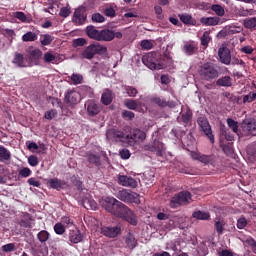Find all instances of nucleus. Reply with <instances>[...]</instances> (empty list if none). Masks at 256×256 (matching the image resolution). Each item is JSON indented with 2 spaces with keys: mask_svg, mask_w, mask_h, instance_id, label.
<instances>
[{
  "mask_svg": "<svg viewBox=\"0 0 256 256\" xmlns=\"http://www.w3.org/2000/svg\"><path fill=\"white\" fill-rule=\"evenodd\" d=\"M102 207L108 213H111L115 217H119L126 221L133 227H137L139 220L134 211L130 210L127 205L123 204L121 201L115 199L114 197H106L102 201Z\"/></svg>",
  "mask_w": 256,
  "mask_h": 256,
  "instance_id": "1",
  "label": "nucleus"
},
{
  "mask_svg": "<svg viewBox=\"0 0 256 256\" xmlns=\"http://www.w3.org/2000/svg\"><path fill=\"white\" fill-rule=\"evenodd\" d=\"M199 77L202 81H208L209 83L219 79L221 73L219 72V66L211 62H206L199 67Z\"/></svg>",
  "mask_w": 256,
  "mask_h": 256,
  "instance_id": "2",
  "label": "nucleus"
},
{
  "mask_svg": "<svg viewBox=\"0 0 256 256\" xmlns=\"http://www.w3.org/2000/svg\"><path fill=\"white\" fill-rule=\"evenodd\" d=\"M189 203H191V192L181 191L171 198L169 206L171 209H177L179 207L189 205Z\"/></svg>",
  "mask_w": 256,
  "mask_h": 256,
  "instance_id": "3",
  "label": "nucleus"
},
{
  "mask_svg": "<svg viewBox=\"0 0 256 256\" xmlns=\"http://www.w3.org/2000/svg\"><path fill=\"white\" fill-rule=\"evenodd\" d=\"M105 53H107V47L101 45L99 42H96L90 44L84 49L82 52V57L83 59L91 60L95 57V55H105Z\"/></svg>",
  "mask_w": 256,
  "mask_h": 256,
  "instance_id": "4",
  "label": "nucleus"
},
{
  "mask_svg": "<svg viewBox=\"0 0 256 256\" xmlns=\"http://www.w3.org/2000/svg\"><path fill=\"white\" fill-rule=\"evenodd\" d=\"M142 63L148 67V69L151 70H160L163 69V66L161 63H159V60L157 59V53L150 52L148 54H145L142 57Z\"/></svg>",
  "mask_w": 256,
  "mask_h": 256,
  "instance_id": "5",
  "label": "nucleus"
},
{
  "mask_svg": "<svg viewBox=\"0 0 256 256\" xmlns=\"http://www.w3.org/2000/svg\"><path fill=\"white\" fill-rule=\"evenodd\" d=\"M117 199L123 201L124 203H141L139 200V194L127 189L120 190L117 193Z\"/></svg>",
  "mask_w": 256,
  "mask_h": 256,
  "instance_id": "6",
  "label": "nucleus"
},
{
  "mask_svg": "<svg viewBox=\"0 0 256 256\" xmlns=\"http://www.w3.org/2000/svg\"><path fill=\"white\" fill-rule=\"evenodd\" d=\"M197 123L201 129V131L204 133L205 136L209 139L211 143H215V135H213V130L211 129V124H209V120H207L206 117H199L197 119Z\"/></svg>",
  "mask_w": 256,
  "mask_h": 256,
  "instance_id": "7",
  "label": "nucleus"
},
{
  "mask_svg": "<svg viewBox=\"0 0 256 256\" xmlns=\"http://www.w3.org/2000/svg\"><path fill=\"white\" fill-rule=\"evenodd\" d=\"M147 138V134H145L144 131L141 129H133L130 134L126 136V139L129 141V143H141L142 141H145Z\"/></svg>",
  "mask_w": 256,
  "mask_h": 256,
  "instance_id": "8",
  "label": "nucleus"
},
{
  "mask_svg": "<svg viewBox=\"0 0 256 256\" xmlns=\"http://www.w3.org/2000/svg\"><path fill=\"white\" fill-rule=\"evenodd\" d=\"M242 133L249 137L250 135H256V123L255 120L246 119L241 124Z\"/></svg>",
  "mask_w": 256,
  "mask_h": 256,
  "instance_id": "9",
  "label": "nucleus"
},
{
  "mask_svg": "<svg viewBox=\"0 0 256 256\" xmlns=\"http://www.w3.org/2000/svg\"><path fill=\"white\" fill-rule=\"evenodd\" d=\"M144 151H151L152 153H156L158 157H162L165 147L161 141L155 139L152 144L144 146Z\"/></svg>",
  "mask_w": 256,
  "mask_h": 256,
  "instance_id": "10",
  "label": "nucleus"
},
{
  "mask_svg": "<svg viewBox=\"0 0 256 256\" xmlns=\"http://www.w3.org/2000/svg\"><path fill=\"white\" fill-rule=\"evenodd\" d=\"M191 157L194 161H199L204 165H212L213 161H215L214 155L202 154L201 152H192Z\"/></svg>",
  "mask_w": 256,
  "mask_h": 256,
  "instance_id": "11",
  "label": "nucleus"
},
{
  "mask_svg": "<svg viewBox=\"0 0 256 256\" xmlns=\"http://www.w3.org/2000/svg\"><path fill=\"white\" fill-rule=\"evenodd\" d=\"M87 114L89 117H95L101 113V104L97 103L95 100H88L85 103Z\"/></svg>",
  "mask_w": 256,
  "mask_h": 256,
  "instance_id": "12",
  "label": "nucleus"
},
{
  "mask_svg": "<svg viewBox=\"0 0 256 256\" xmlns=\"http://www.w3.org/2000/svg\"><path fill=\"white\" fill-rule=\"evenodd\" d=\"M72 21L75 25H85V21H87V10L83 7L76 9Z\"/></svg>",
  "mask_w": 256,
  "mask_h": 256,
  "instance_id": "13",
  "label": "nucleus"
},
{
  "mask_svg": "<svg viewBox=\"0 0 256 256\" xmlns=\"http://www.w3.org/2000/svg\"><path fill=\"white\" fill-rule=\"evenodd\" d=\"M106 139L108 141H123V139H125V132L121 131V130H117L115 128H111L108 129L106 131Z\"/></svg>",
  "mask_w": 256,
  "mask_h": 256,
  "instance_id": "14",
  "label": "nucleus"
},
{
  "mask_svg": "<svg viewBox=\"0 0 256 256\" xmlns=\"http://www.w3.org/2000/svg\"><path fill=\"white\" fill-rule=\"evenodd\" d=\"M218 56L224 65H231V50L227 46H222L218 49Z\"/></svg>",
  "mask_w": 256,
  "mask_h": 256,
  "instance_id": "15",
  "label": "nucleus"
},
{
  "mask_svg": "<svg viewBox=\"0 0 256 256\" xmlns=\"http://www.w3.org/2000/svg\"><path fill=\"white\" fill-rule=\"evenodd\" d=\"M81 99V94L75 90H68V92L65 94L64 101L68 105H77Z\"/></svg>",
  "mask_w": 256,
  "mask_h": 256,
  "instance_id": "16",
  "label": "nucleus"
},
{
  "mask_svg": "<svg viewBox=\"0 0 256 256\" xmlns=\"http://www.w3.org/2000/svg\"><path fill=\"white\" fill-rule=\"evenodd\" d=\"M13 65H16V67L25 68L29 67V60L25 55L19 52L14 53V58L12 60Z\"/></svg>",
  "mask_w": 256,
  "mask_h": 256,
  "instance_id": "17",
  "label": "nucleus"
},
{
  "mask_svg": "<svg viewBox=\"0 0 256 256\" xmlns=\"http://www.w3.org/2000/svg\"><path fill=\"white\" fill-rule=\"evenodd\" d=\"M101 233L105 237H110L111 239L117 237V235L121 234V227L114 226V227H102Z\"/></svg>",
  "mask_w": 256,
  "mask_h": 256,
  "instance_id": "18",
  "label": "nucleus"
},
{
  "mask_svg": "<svg viewBox=\"0 0 256 256\" xmlns=\"http://www.w3.org/2000/svg\"><path fill=\"white\" fill-rule=\"evenodd\" d=\"M28 53V57L30 61H33L34 63H37L41 57H43V51H41L39 48H35L33 46L28 47L26 50Z\"/></svg>",
  "mask_w": 256,
  "mask_h": 256,
  "instance_id": "19",
  "label": "nucleus"
},
{
  "mask_svg": "<svg viewBox=\"0 0 256 256\" xmlns=\"http://www.w3.org/2000/svg\"><path fill=\"white\" fill-rule=\"evenodd\" d=\"M118 183L123 187H131L132 189L137 187V180L125 175L118 177Z\"/></svg>",
  "mask_w": 256,
  "mask_h": 256,
  "instance_id": "20",
  "label": "nucleus"
},
{
  "mask_svg": "<svg viewBox=\"0 0 256 256\" xmlns=\"http://www.w3.org/2000/svg\"><path fill=\"white\" fill-rule=\"evenodd\" d=\"M67 183L65 180H61L59 178H51L48 180V186L50 189H56V191H61V189H65Z\"/></svg>",
  "mask_w": 256,
  "mask_h": 256,
  "instance_id": "21",
  "label": "nucleus"
},
{
  "mask_svg": "<svg viewBox=\"0 0 256 256\" xmlns=\"http://www.w3.org/2000/svg\"><path fill=\"white\" fill-rule=\"evenodd\" d=\"M113 39H115V31L105 28L100 30V37L98 41H113Z\"/></svg>",
  "mask_w": 256,
  "mask_h": 256,
  "instance_id": "22",
  "label": "nucleus"
},
{
  "mask_svg": "<svg viewBox=\"0 0 256 256\" xmlns=\"http://www.w3.org/2000/svg\"><path fill=\"white\" fill-rule=\"evenodd\" d=\"M68 237H69L70 243L77 244L83 241V234H81V230L79 229L70 230Z\"/></svg>",
  "mask_w": 256,
  "mask_h": 256,
  "instance_id": "23",
  "label": "nucleus"
},
{
  "mask_svg": "<svg viewBox=\"0 0 256 256\" xmlns=\"http://www.w3.org/2000/svg\"><path fill=\"white\" fill-rule=\"evenodd\" d=\"M86 159L90 165L101 167V156L93 154L92 152H86Z\"/></svg>",
  "mask_w": 256,
  "mask_h": 256,
  "instance_id": "24",
  "label": "nucleus"
},
{
  "mask_svg": "<svg viewBox=\"0 0 256 256\" xmlns=\"http://www.w3.org/2000/svg\"><path fill=\"white\" fill-rule=\"evenodd\" d=\"M86 34L90 39H94V41H99L101 30H97L95 26H87Z\"/></svg>",
  "mask_w": 256,
  "mask_h": 256,
  "instance_id": "25",
  "label": "nucleus"
},
{
  "mask_svg": "<svg viewBox=\"0 0 256 256\" xmlns=\"http://www.w3.org/2000/svg\"><path fill=\"white\" fill-rule=\"evenodd\" d=\"M220 137L224 138L226 141H235V135L225 126L220 127Z\"/></svg>",
  "mask_w": 256,
  "mask_h": 256,
  "instance_id": "26",
  "label": "nucleus"
},
{
  "mask_svg": "<svg viewBox=\"0 0 256 256\" xmlns=\"http://www.w3.org/2000/svg\"><path fill=\"white\" fill-rule=\"evenodd\" d=\"M214 229L218 235H223V231H225V220L221 218H215Z\"/></svg>",
  "mask_w": 256,
  "mask_h": 256,
  "instance_id": "27",
  "label": "nucleus"
},
{
  "mask_svg": "<svg viewBox=\"0 0 256 256\" xmlns=\"http://www.w3.org/2000/svg\"><path fill=\"white\" fill-rule=\"evenodd\" d=\"M178 17L184 25H195V23H197V21L193 19V16L188 13L178 14Z\"/></svg>",
  "mask_w": 256,
  "mask_h": 256,
  "instance_id": "28",
  "label": "nucleus"
},
{
  "mask_svg": "<svg viewBox=\"0 0 256 256\" xmlns=\"http://www.w3.org/2000/svg\"><path fill=\"white\" fill-rule=\"evenodd\" d=\"M217 87H231L233 85V79L230 76H223L216 81Z\"/></svg>",
  "mask_w": 256,
  "mask_h": 256,
  "instance_id": "29",
  "label": "nucleus"
},
{
  "mask_svg": "<svg viewBox=\"0 0 256 256\" xmlns=\"http://www.w3.org/2000/svg\"><path fill=\"white\" fill-rule=\"evenodd\" d=\"M192 217L194 219H198L199 221H209V219H211V214H209V212L198 210L193 212Z\"/></svg>",
  "mask_w": 256,
  "mask_h": 256,
  "instance_id": "30",
  "label": "nucleus"
},
{
  "mask_svg": "<svg viewBox=\"0 0 256 256\" xmlns=\"http://www.w3.org/2000/svg\"><path fill=\"white\" fill-rule=\"evenodd\" d=\"M125 243L128 247V249H135L137 247V239H135V235L131 232H129L126 235Z\"/></svg>",
  "mask_w": 256,
  "mask_h": 256,
  "instance_id": "31",
  "label": "nucleus"
},
{
  "mask_svg": "<svg viewBox=\"0 0 256 256\" xmlns=\"http://www.w3.org/2000/svg\"><path fill=\"white\" fill-rule=\"evenodd\" d=\"M101 102L103 105H111L113 103V93L110 90H106L101 96Z\"/></svg>",
  "mask_w": 256,
  "mask_h": 256,
  "instance_id": "32",
  "label": "nucleus"
},
{
  "mask_svg": "<svg viewBox=\"0 0 256 256\" xmlns=\"http://www.w3.org/2000/svg\"><path fill=\"white\" fill-rule=\"evenodd\" d=\"M226 123L233 133L239 135V122L235 121L233 118H227Z\"/></svg>",
  "mask_w": 256,
  "mask_h": 256,
  "instance_id": "33",
  "label": "nucleus"
},
{
  "mask_svg": "<svg viewBox=\"0 0 256 256\" xmlns=\"http://www.w3.org/2000/svg\"><path fill=\"white\" fill-rule=\"evenodd\" d=\"M11 152L5 148V146L0 145V161H10Z\"/></svg>",
  "mask_w": 256,
  "mask_h": 256,
  "instance_id": "34",
  "label": "nucleus"
},
{
  "mask_svg": "<svg viewBox=\"0 0 256 256\" xmlns=\"http://www.w3.org/2000/svg\"><path fill=\"white\" fill-rule=\"evenodd\" d=\"M200 41L202 47L207 49V47H209V43H211V33L209 31H205L201 36Z\"/></svg>",
  "mask_w": 256,
  "mask_h": 256,
  "instance_id": "35",
  "label": "nucleus"
},
{
  "mask_svg": "<svg viewBox=\"0 0 256 256\" xmlns=\"http://www.w3.org/2000/svg\"><path fill=\"white\" fill-rule=\"evenodd\" d=\"M219 21H221V19H219V17H208V18L201 19V23H203L204 25H208V26L219 25Z\"/></svg>",
  "mask_w": 256,
  "mask_h": 256,
  "instance_id": "36",
  "label": "nucleus"
},
{
  "mask_svg": "<svg viewBox=\"0 0 256 256\" xmlns=\"http://www.w3.org/2000/svg\"><path fill=\"white\" fill-rule=\"evenodd\" d=\"M71 181L80 193H83V192L87 193L88 190L85 187H83V181L77 179V177L75 176L71 178Z\"/></svg>",
  "mask_w": 256,
  "mask_h": 256,
  "instance_id": "37",
  "label": "nucleus"
},
{
  "mask_svg": "<svg viewBox=\"0 0 256 256\" xmlns=\"http://www.w3.org/2000/svg\"><path fill=\"white\" fill-rule=\"evenodd\" d=\"M22 41L24 43L37 41V34L35 32L28 31L22 36Z\"/></svg>",
  "mask_w": 256,
  "mask_h": 256,
  "instance_id": "38",
  "label": "nucleus"
},
{
  "mask_svg": "<svg viewBox=\"0 0 256 256\" xmlns=\"http://www.w3.org/2000/svg\"><path fill=\"white\" fill-rule=\"evenodd\" d=\"M184 53L188 56L195 55L197 53V45L195 44H186L184 45Z\"/></svg>",
  "mask_w": 256,
  "mask_h": 256,
  "instance_id": "39",
  "label": "nucleus"
},
{
  "mask_svg": "<svg viewBox=\"0 0 256 256\" xmlns=\"http://www.w3.org/2000/svg\"><path fill=\"white\" fill-rule=\"evenodd\" d=\"M49 237H51V234H49L47 230H41L37 234V239L40 243H47V241H49Z\"/></svg>",
  "mask_w": 256,
  "mask_h": 256,
  "instance_id": "40",
  "label": "nucleus"
},
{
  "mask_svg": "<svg viewBox=\"0 0 256 256\" xmlns=\"http://www.w3.org/2000/svg\"><path fill=\"white\" fill-rule=\"evenodd\" d=\"M182 123L188 125L189 122L193 119V112L191 109L187 108L186 112L181 115Z\"/></svg>",
  "mask_w": 256,
  "mask_h": 256,
  "instance_id": "41",
  "label": "nucleus"
},
{
  "mask_svg": "<svg viewBox=\"0 0 256 256\" xmlns=\"http://www.w3.org/2000/svg\"><path fill=\"white\" fill-rule=\"evenodd\" d=\"M53 39V36L49 34H44L40 36V43L44 47H47V45H51V43H53Z\"/></svg>",
  "mask_w": 256,
  "mask_h": 256,
  "instance_id": "42",
  "label": "nucleus"
},
{
  "mask_svg": "<svg viewBox=\"0 0 256 256\" xmlns=\"http://www.w3.org/2000/svg\"><path fill=\"white\" fill-rule=\"evenodd\" d=\"M244 27L246 29L256 30V17L246 18L244 20Z\"/></svg>",
  "mask_w": 256,
  "mask_h": 256,
  "instance_id": "43",
  "label": "nucleus"
},
{
  "mask_svg": "<svg viewBox=\"0 0 256 256\" xmlns=\"http://www.w3.org/2000/svg\"><path fill=\"white\" fill-rule=\"evenodd\" d=\"M68 79L72 81L73 85H81L83 83V75L81 74L73 73Z\"/></svg>",
  "mask_w": 256,
  "mask_h": 256,
  "instance_id": "44",
  "label": "nucleus"
},
{
  "mask_svg": "<svg viewBox=\"0 0 256 256\" xmlns=\"http://www.w3.org/2000/svg\"><path fill=\"white\" fill-rule=\"evenodd\" d=\"M211 11H213L218 17H223L225 15V8L219 4H214L211 6Z\"/></svg>",
  "mask_w": 256,
  "mask_h": 256,
  "instance_id": "45",
  "label": "nucleus"
},
{
  "mask_svg": "<svg viewBox=\"0 0 256 256\" xmlns=\"http://www.w3.org/2000/svg\"><path fill=\"white\" fill-rule=\"evenodd\" d=\"M253 101H256V95L253 94V92H249L248 94L242 96V103L244 105H247V103H253Z\"/></svg>",
  "mask_w": 256,
  "mask_h": 256,
  "instance_id": "46",
  "label": "nucleus"
},
{
  "mask_svg": "<svg viewBox=\"0 0 256 256\" xmlns=\"http://www.w3.org/2000/svg\"><path fill=\"white\" fill-rule=\"evenodd\" d=\"M152 103H154L155 105H158V107H162L165 108L167 107V100H165V98H161V97H153L151 99Z\"/></svg>",
  "mask_w": 256,
  "mask_h": 256,
  "instance_id": "47",
  "label": "nucleus"
},
{
  "mask_svg": "<svg viewBox=\"0 0 256 256\" xmlns=\"http://www.w3.org/2000/svg\"><path fill=\"white\" fill-rule=\"evenodd\" d=\"M124 91L127 93L128 97H137V93H139L137 88L133 86H124Z\"/></svg>",
  "mask_w": 256,
  "mask_h": 256,
  "instance_id": "48",
  "label": "nucleus"
},
{
  "mask_svg": "<svg viewBox=\"0 0 256 256\" xmlns=\"http://www.w3.org/2000/svg\"><path fill=\"white\" fill-rule=\"evenodd\" d=\"M65 225H63V223L58 222L54 225V232L56 233V235H63L65 234Z\"/></svg>",
  "mask_w": 256,
  "mask_h": 256,
  "instance_id": "49",
  "label": "nucleus"
},
{
  "mask_svg": "<svg viewBox=\"0 0 256 256\" xmlns=\"http://www.w3.org/2000/svg\"><path fill=\"white\" fill-rule=\"evenodd\" d=\"M45 63H57V57L50 52L44 54Z\"/></svg>",
  "mask_w": 256,
  "mask_h": 256,
  "instance_id": "50",
  "label": "nucleus"
},
{
  "mask_svg": "<svg viewBox=\"0 0 256 256\" xmlns=\"http://www.w3.org/2000/svg\"><path fill=\"white\" fill-rule=\"evenodd\" d=\"M125 107H127V109H131L132 111H135L138 107L137 101L133 100V99H128L124 102Z\"/></svg>",
  "mask_w": 256,
  "mask_h": 256,
  "instance_id": "51",
  "label": "nucleus"
},
{
  "mask_svg": "<svg viewBox=\"0 0 256 256\" xmlns=\"http://www.w3.org/2000/svg\"><path fill=\"white\" fill-rule=\"evenodd\" d=\"M31 169L28 167L22 168L21 170H19L18 172V177H22L24 179H27V177H31Z\"/></svg>",
  "mask_w": 256,
  "mask_h": 256,
  "instance_id": "52",
  "label": "nucleus"
},
{
  "mask_svg": "<svg viewBox=\"0 0 256 256\" xmlns=\"http://www.w3.org/2000/svg\"><path fill=\"white\" fill-rule=\"evenodd\" d=\"M3 253H13L15 251V243H8L1 247Z\"/></svg>",
  "mask_w": 256,
  "mask_h": 256,
  "instance_id": "53",
  "label": "nucleus"
},
{
  "mask_svg": "<svg viewBox=\"0 0 256 256\" xmlns=\"http://www.w3.org/2000/svg\"><path fill=\"white\" fill-rule=\"evenodd\" d=\"M222 151L226 154V155H233V146L231 143L228 144H222Z\"/></svg>",
  "mask_w": 256,
  "mask_h": 256,
  "instance_id": "54",
  "label": "nucleus"
},
{
  "mask_svg": "<svg viewBox=\"0 0 256 256\" xmlns=\"http://www.w3.org/2000/svg\"><path fill=\"white\" fill-rule=\"evenodd\" d=\"M141 48L145 51H149L150 49H153V42H151L150 40H142Z\"/></svg>",
  "mask_w": 256,
  "mask_h": 256,
  "instance_id": "55",
  "label": "nucleus"
},
{
  "mask_svg": "<svg viewBox=\"0 0 256 256\" xmlns=\"http://www.w3.org/2000/svg\"><path fill=\"white\" fill-rule=\"evenodd\" d=\"M237 229H245L247 227V219L245 217H240L236 224Z\"/></svg>",
  "mask_w": 256,
  "mask_h": 256,
  "instance_id": "56",
  "label": "nucleus"
},
{
  "mask_svg": "<svg viewBox=\"0 0 256 256\" xmlns=\"http://www.w3.org/2000/svg\"><path fill=\"white\" fill-rule=\"evenodd\" d=\"M44 117L48 121H51L52 119H55V117H57V110L52 109V110H49V111L45 112Z\"/></svg>",
  "mask_w": 256,
  "mask_h": 256,
  "instance_id": "57",
  "label": "nucleus"
},
{
  "mask_svg": "<svg viewBox=\"0 0 256 256\" xmlns=\"http://www.w3.org/2000/svg\"><path fill=\"white\" fill-rule=\"evenodd\" d=\"M92 21L94 23H103L105 22V16L101 15L100 13H95L92 15Z\"/></svg>",
  "mask_w": 256,
  "mask_h": 256,
  "instance_id": "58",
  "label": "nucleus"
},
{
  "mask_svg": "<svg viewBox=\"0 0 256 256\" xmlns=\"http://www.w3.org/2000/svg\"><path fill=\"white\" fill-rule=\"evenodd\" d=\"M84 45H87V40H85V38H77L73 40V47H83Z\"/></svg>",
  "mask_w": 256,
  "mask_h": 256,
  "instance_id": "59",
  "label": "nucleus"
},
{
  "mask_svg": "<svg viewBox=\"0 0 256 256\" xmlns=\"http://www.w3.org/2000/svg\"><path fill=\"white\" fill-rule=\"evenodd\" d=\"M60 17L67 18L71 15V8L69 7H62L59 12Z\"/></svg>",
  "mask_w": 256,
  "mask_h": 256,
  "instance_id": "60",
  "label": "nucleus"
},
{
  "mask_svg": "<svg viewBox=\"0 0 256 256\" xmlns=\"http://www.w3.org/2000/svg\"><path fill=\"white\" fill-rule=\"evenodd\" d=\"M123 119H128V121H132V119H135V113L125 110L122 112Z\"/></svg>",
  "mask_w": 256,
  "mask_h": 256,
  "instance_id": "61",
  "label": "nucleus"
},
{
  "mask_svg": "<svg viewBox=\"0 0 256 256\" xmlns=\"http://www.w3.org/2000/svg\"><path fill=\"white\" fill-rule=\"evenodd\" d=\"M60 223H63L64 225H66V227H71L73 226V219H71V217L69 216H63L61 218V222Z\"/></svg>",
  "mask_w": 256,
  "mask_h": 256,
  "instance_id": "62",
  "label": "nucleus"
},
{
  "mask_svg": "<svg viewBox=\"0 0 256 256\" xmlns=\"http://www.w3.org/2000/svg\"><path fill=\"white\" fill-rule=\"evenodd\" d=\"M104 15L106 17H115V15H116L115 9L113 7L105 8Z\"/></svg>",
  "mask_w": 256,
  "mask_h": 256,
  "instance_id": "63",
  "label": "nucleus"
},
{
  "mask_svg": "<svg viewBox=\"0 0 256 256\" xmlns=\"http://www.w3.org/2000/svg\"><path fill=\"white\" fill-rule=\"evenodd\" d=\"M248 155L256 157V142H253L247 149Z\"/></svg>",
  "mask_w": 256,
  "mask_h": 256,
  "instance_id": "64",
  "label": "nucleus"
}]
</instances>
